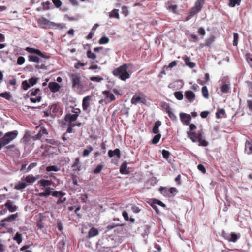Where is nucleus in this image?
I'll return each mask as SVG.
<instances>
[{
	"label": "nucleus",
	"instance_id": "49530a36",
	"mask_svg": "<svg viewBox=\"0 0 252 252\" xmlns=\"http://www.w3.org/2000/svg\"><path fill=\"white\" fill-rule=\"evenodd\" d=\"M238 239V238L236 234H235L234 233H231V237L228 239V241L229 242H236L237 241Z\"/></svg>",
	"mask_w": 252,
	"mask_h": 252
},
{
	"label": "nucleus",
	"instance_id": "79ce46f5",
	"mask_svg": "<svg viewBox=\"0 0 252 252\" xmlns=\"http://www.w3.org/2000/svg\"><path fill=\"white\" fill-rule=\"evenodd\" d=\"M191 132H190V131H188L187 132L188 137L193 142H194V143L197 142V138H196V135H193L192 134Z\"/></svg>",
	"mask_w": 252,
	"mask_h": 252
},
{
	"label": "nucleus",
	"instance_id": "4be33fe9",
	"mask_svg": "<svg viewBox=\"0 0 252 252\" xmlns=\"http://www.w3.org/2000/svg\"><path fill=\"white\" fill-rule=\"evenodd\" d=\"M76 167L77 169L73 168V171H76V170L78 171H80L81 170L80 160L78 158H76L75 159V161L73 162V164L72 165V168H75Z\"/></svg>",
	"mask_w": 252,
	"mask_h": 252
},
{
	"label": "nucleus",
	"instance_id": "bb28decb",
	"mask_svg": "<svg viewBox=\"0 0 252 252\" xmlns=\"http://www.w3.org/2000/svg\"><path fill=\"white\" fill-rule=\"evenodd\" d=\"M120 172L122 174H128L129 171L127 169V165L126 163H123L120 167Z\"/></svg>",
	"mask_w": 252,
	"mask_h": 252
},
{
	"label": "nucleus",
	"instance_id": "4c0bfd02",
	"mask_svg": "<svg viewBox=\"0 0 252 252\" xmlns=\"http://www.w3.org/2000/svg\"><path fill=\"white\" fill-rule=\"evenodd\" d=\"M230 87L228 84H223L221 87V90L223 93H227L229 92Z\"/></svg>",
	"mask_w": 252,
	"mask_h": 252
},
{
	"label": "nucleus",
	"instance_id": "2eb2a0df",
	"mask_svg": "<svg viewBox=\"0 0 252 252\" xmlns=\"http://www.w3.org/2000/svg\"><path fill=\"white\" fill-rule=\"evenodd\" d=\"M48 87L53 93L58 92L61 88L60 85L57 82H51L49 83Z\"/></svg>",
	"mask_w": 252,
	"mask_h": 252
},
{
	"label": "nucleus",
	"instance_id": "ddd939ff",
	"mask_svg": "<svg viewBox=\"0 0 252 252\" xmlns=\"http://www.w3.org/2000/svg\"><path fill=\"white\" fill-rule=\"evenodd\" d=\"M60 110V106L58 104H53L50 107L49 110L46 112V114H50L52 116L55 115Z\"/></svg>",
	"mask_w": 252,
	"mask_h": 252
},
{
	"label": "nucleus",
	"instance_id": "de8ad7c7",
	"mask_svg": "<svg viewBox=\"0 0 252 252\" xmlns=\"http://www.w3.org/2000/svg\"><path fill=\"white\" fill-rule=\"evenodd\" d=\"M225 114V111L224 109H220L217 110L216 113V117L217 119H219L220 117L219 116L220 114L224 115Z\"/></svg>",
	"mask_w": 252,
	"mask_h": 252
},
{
	"label": "nucleus",
	"instance_id": "6ab92c4d",
	"mask_svg": "<svg viewBox=\"0 0 252 252\" xmlns=\"http://www.w3.org/2000/svg\"><path fill=\"white\" fill-rule=\"evenodd\" d=\"M108 154L109 157H113L114 155H116L118 158H120L121 157L120 150L116 148L114 150H109L108 152Z\"/></svg>",
	"mask_w": 252,
	"mask_h": 252
},
{
	"label": "nucleus",
	"instance_id": "393cba45",
	"mask_svg": "<svg viewBox=\"0 0 252 252\" xmlns=\"http://www.w3.org/2000/svg\"><path fill=\"white\" fill-rule=\"evenodd\" d=\"M245 152L249 155L252 154V143L248 141L245 143Z\"/></svg>",
	"mask_w": 252,
	"mask_h": 252
},
{
	"label": "nucleus",
	"instance_id": "6e6552de",
	"mask_svg": "<svg viewBox=\"0 0 252 252\" xmlns=\"http://www.w3.org/2000/svg\"><path fill=\"white\" fill-rule=\"evenodd\" d=\"M20 143L24 145V148H28L31 151L32 148V143L31 141V137L29 134L26 133L20 140Z\"/></svg>",
	"mask_w": 252,
	"mask_h": 252
},
{
	"label": "nucleus",
	"instance_id": "052dcab7",
	"mask_svg": "<svg viewBox=\"0 0 252 252\" xmlns=\"http://www.w3.org/2000/svg\"><path fill=\"white\" fill-rule=\"evenodd\" d=\"M30 247V245H25L20 249V251L23 252H32L31 251L27 250Z\"/></svg>",
	"mask_w": 252,
	"mask_h": 252
},
{
	"label": "nucleus",
	"instance_id": "20e7f679",
	"mask_svg": "<svg viewBox=\"0 0 252 252\" xmlns=\"http://www.w3.org/2000/svg\"><path fill=\"white\" fill-rule=\"evenodd\" d=\"M205 0H197L190 12L186 18L185 21H187L191 19L194 15L198 13L203 7Z\"/></svg>",
	"mask_w": 252,
	"mask_h": 252
},
{
	"label": "nucleus",
	"instance_id": "1a4fd4ad",
	"mask_svg": "<svg viewBox=\"0 0 252 252\" xmlns=\"http://www.w3.org/2000/svg\"><path fill=\"white\" fill-rule=\"evenodd\" d=\"M131 103L133 105H136L138 103L145 104L146 103V99L144 97V94L140 92L138 94H134L131 100Z\"/></svg>",
	"mask_w": 252,
	"mask_h": 252
},
{
	"label": "nucleus",
	"instance_id": "9d476101",
	"mask_svg": "<svg viewBox=\"0 0 252 252\" xmlns=\"http://www.w3.org/2000/svg\"><path fill=\"white\" fill-rule=\"evenodd\" d=\"M91 99V96H87L83 98L82 100V109L84 111L87 113H90V110L88 108L90 107V101Z\"/></svg>",
	"mask_w": 252,
	"mask_h": 252
},
{
	"label": "nucleus",
	"instance_id": "7ed1b4c3",
	"mask_svg": "<svg viewBox=\"0 0 252 252\" xmlns=\"http://www.w3.org/2000/svg\"><path fill=\"white\" fill-rule=\"evenodd\" d=\"M42 91L39 88H33L28 91L27 95L30 97L31 101L35 103L39 102L42 99Z\"/></svg>",
	"mask_w": 252,
	"mask_h": 252
},
{
	"label": "nucleus",
	"instance_id": "6e6d98bb",
	"mask_svg": "<svg viewBox=\"0 0 252 252\" xmlns=\"http://www.w3.org/2000/svg\"><path fill=\"white\" fill-rule=\"evenodd\" d=\"M162 155L165 159H167L169 157L170 153L168 151L164 149L162 151Z\"/></svg>",
	"mask_w": 252,
	"mask_h": 252
},
{
	"label": "nucleus",
	"instance_id": "72a5a7b5",
	"mask_svg": "<svg viewBox=\"0 0 252 252\" xmlns=\"http://www.w3.org/2000/svg\"><path fill=\"white\" fill-rule=\"evenodd\" d=\"M185 62L186 65L189 66V67L192 68L195 66V64L194 63L190 61V58L189 57H187L185 59Z\"/></svg>",
	"mask_w": 252,
	"mask_h": 252
},
{
	"label": "nucleus",
	"instance_id": "680f3d73",
	"mask_svg": "<svg viewBox=\"0 0 252 252\" xmlns=\"http://www.w3.org/2000/svg\"><path fill=\"white\" fill-rule=\"evenodd\" d=\"M37 163L36 162H33L31 163L29 166L27 167L26 171L25 172H28L30 171L31 170H32L33 168L36 167L37 166Z\"/></svg>",
	"mask_w": 252,
	"mask_h": 252
},
{
	"label": "nucleus",
	"instance_id": "f3484780",
	"mask_svg": "<svg viewBox=\"0 0 252 252\" xmlns=\"http://www.w3.org/2000/svg\"><path fill=\"white\" fill-rule=\"evenodd\" d=\"M77 118L78 116L77 114H67L65 115V120L69 123H71L75 121Z\"/></svg>",
	"mask_w": 252,
	"mask_h": 252
},
{
	"label": "nucleus",
	"instance_id": "f257e3e1",
	"mask_svg": "<svg viewBox=\"0 0 252 252\" xmlns=\"http://www.w3.org/2000/svg\"><path fill=\"white\" fill-rule=\"evenodd\" d=\"M72 89L76 92L81 93L87 89V85L85 81H81V76L78 73H73L70 76Z\"/></svg>",
	"mask_w": 252,
	"mask_h": 252
},
{
	"label": "nucleus",
	"instance_id": "a878e982",
	"mask_svg": "<svg viewBox=\"0 0 252 252\" xmlns=\"http://www.w3.org/2000/svg\"><path fill=\"white\" fill-rule=\"evenodd\" d=\"M122 215L126 221H130L131 223H133L135 222V219L132 218H129L128 214L127 212L124 211Z\"/></svg>",
	"mask_w": 252,
	"mask_h": 252
},
{
	"label": "nucleus",
	"instance_id": "7c9ffc66",
	"mask_svg": "<svg viewBox=\"0 0 252 252\" xmlns=\"http://www.w3.org/2000/svg\"><path fill=\"white\" fill-rule=\"evenodd\" d=\"M241 1V0H229L228 5L231 7H234L236 5H239Z\"/></svg>",
	"mask_w": 252,
	"mask_h": 252
},
{
	"label": "nucleus",
	"instance_id": "bf43d9fd",
	"mask_svg": "<svg viewBox=\"0 0 252 252\" xmlns=\"http://www.w3.org/2000/svg\"><path fill=\"white\" fill-rule=\"evenodd\" d=\"M35 68L38 69L47 70L48 67L45 64L42 63L41 64H37L35 65Z\"/></svg>",
	"mask_w": 252,
	"mask_h": 252
},
{
	"label": "nucleus",
	"instance_id": "c03bdc74",
	"mask_svg": "<svg viewBox=\"0 0 252 252\" xmlns=\"http://www.w3.org/2000/svg\"><path fill=\"white\" fill-rule=\"evenodd\" d=\"M87 56L88 58L94 60L96 58V56L94 53H92L91 50H88L87 52Z\"/></svg>",
	"mask_w": 252,
	"mask_h": 252
},
{
	"label": "nucleus",
	"instance_id": "a211bd4d",
	"mask_svg": "<svg viewBox=\"0 0 252 252\" xmlns=\"http://www.w3.org/2000/svg\"><path fill=\"white\" fill-rule=\"evenodd\" d=\"M44 134H48L47 130L45 128L41 127L38 133L34 137V140L40 139Z\"/></svg>",
	"mask_w": 252,
	"mask_h": 252
},
{
	"label": "nucleus",
	"instance_id": "aec40b11",
	"mask_svg": "<svg viewBox=\"0 0 252 252\" xmlns=\"http://www.w3.org/2000/svg\"><path fill=\"white\" fill-rule=\"evenodd\" d=\"M165 110H166V112H167V113L169 117L172 121H175L177 120V117H176V116L174 114L173 112H172L171 111V108L169 106H167L166 107Z\"/></svg>",
	"mask_w": 252,
	"mask_h": 252
},
{
	"label": "nucleus",
	"instance_id": "cd10ccee",
	"mask_svg": "<svg viewBox=\"0 0 252 252\" xmlns=\"http://www.w3.org/2000/svg\"><path fill=\"white\" fill-rule=\"evenodd\" d=\"M26 50L31 54H35L36 55H38V54L40 53L41 54V51L37 49H35L33 48H31V47H27L26 48Z\"/></svg>",
	"mask_w": 252,
	"mask_h": 252
},
{
	"label": "nucleus",
	"instance_id": "5701e85b",
	"mask_svg": "<svg viewBox=\"0 0 252 252\" xmlns=\"http://www.w3.org/2000/svg\"><path fill=\"white\" fill-rule=\"evenodd\" d=\"M98 230L94 228V227H92L89 231L88 233V238H90L93 237H95L98 235Z\"/></svg>",
	"mask_w": 252,
	"mask_h": 252
},
{
	"label": "nucleus",
	"instance_id": "09e8293b",
	"mask_svg": "<svg viewBox=\"0 0 252 252\" xmlns=\"http://www.w3.org/2000/svg\"><path fill=\"white\" fill-rule=\"evenodd\" d=\"M103 167V166L101 164L97 165L96 167L94 169L93 173L95 174L99 173L102 169Z\"/></svg>",
	"mask_w": 252,
	"mask_h": 252
},
{
	"label": "nucleus",
	"instance_id": "603ef678",
	"mask_svg": "<svg viewBox=\"0 0 252 252\" xmlns=\"http://www.w3.org/2000/svg\"><path fill=\"white\" fill-rule=\"evenodd\" d=\"M90 80L92 81L100 82L103 80V78L100 76H93L90 78Z\"/></svg>",
	"mask_w": 252,
	"mask_h": 252
},
{
	"label": "nucleus",
	"instance_id": "473e14b6",
	"mask_svg": "<svg viewBox=\"0 0 252 252\" xmlns=\"http://www.w3.org/2000/svg\"><path fill=\"white\" fill-rule=\"evenodd\" d=\"M150 227L148 225H146L144 227L143 232L141 234L143 238H145L148 236L150 233Z\"/></svg>",
	"mask_w": 252,
	"mask_h": 252
},
{
	"label": "nucleus",
	"instance_id": "c85d7f7f",
	"mask_svg": "<svg viewBox=\"0 0 252 252\" xmlns=\"http://www.w3.org/2000/svg\"><path fill=\"white\" fill-rule=\"evenodd\" d=\"M28 59L30 61L33 62L37 63H40V59L36 56L29 55L28 56Z\"/></svg>",
	"mask_w": 252,
	"mask_h": 252
},
{
	"label": "nucleus",
	"instance_id": "ea45409f",
	"mask_svg": "<svg viewBox=\"0 0 252 252\" xmlns=\"http://www.w3.org/2000/svg\"><path fill=\"white\" fill-rule=\"evenodd\" d=\"M109 41V38L105 36H104L99 39L98 42L100 44H105L108 43Z\"/></svg>",
	"mask_w": 252,
	"mask_h": 252
},
{
	"label": "nucleus",
	"instance_id": "0e129e2a",
	"mask_svg": "<svg viewBox=\"0 0 252 252\" xmlns=\"http://www.w3.org/2000/svg\"><path fill=\"white\" fill-rule=\"evenodd\" d=\"M25 62V58L22 56H20L17 60V64L22 65Z\"/></svg>",
	"mask_w": 252,
	"mask_h": 252
},
{
	"label": "nucleus",
	"instance_id": "2f4dec72",
	"mask_svg": "<svg viewBox=\"0 0 252 252\" xmlns=\"http://www.w3.org/2000/svg\"><path fill=\"white\" fill-rule=\"evenodd\" d=\"M60 170V168L58 167L57 166L55 165H51L46 167V170L47 172H50V171H55L57 172Z\"/></svg>",
	"mask_w": 252,
	"mask_h": 252
},
{
	"label": "nucleus",
	"instance_id": "c756f323",
	"mask_svg": "<svg viewBox=\"0 0 252 252\" xmlns=\"http://www.w3.org/2000/svg\"><path fill=\"white\" fill-rule=\"evenodd\" d=\"M103 94L106 95L107 98H110V101H114L116 99L115 95L113 94H110L108 91H103Z\"/></svg>",
	"mask_w": 252,
	"mask_h": 252
},
{
	"label": "nucleus",
	"instance_id": "dca6fc26",
	"mask_svg": "<svg viewBox=\"0 0 252 252\" xmlns=\"http://www.w3.org/2000/svg\"><path fill=\"white\" fill-rule=\"evenodd\" d=\"M39 178V175H36L35 176L29 175L26 176L23 180L29 184H32L35 182V181L37 180Z\"/></svg>",
	"mask_w": 252,
	"mask_h": 252
},
{
	"label": "nucleus",
	"instance_id": "f8f14e48",
	"mask_svg": "<svg viewBox=\"0 0 252 252\" xmlns=\"http://www.w3.org/2000/svg\"><path fill=\"white\" fill-rule=\"evenodd\" d=\"M42 190H43L44 191L42 192H40L38 194V196L40 197H45L48 198L50 194H52L51 191L54 189L53 188H51L50 187H46L45 189L42 188Z\"/></svg>",
	"mask_w": 252,
	"mask_h": 252
},
{
	"label": "nucleus",
	"instance_id": "a19ab883",
	"mask_svg": "<svg viewBox=\"0 0 252 252\" xmlns=\"http://www.w3.org/2000/svg\"><path fill=\"white\" fill-rule=\"evenodd\" d=\"M0 96L4 98L7 100H10L11 97L10 93L7 92L0 93Z\"/></svg>",
	"mask_w": 252,
	"mask_h": 252
},
{
	"label": "nucleus",
	"instance_id": "c9c22d12",
	"mask_svg": "<svg viewBox=\"0 0 252 252\" xmlns=\"http://www.w3.org/2000/svg\"><path fill=\"white\" fill-rule=\"evenodd\" d=\"M110 17H115L118 19H119L120 16L118 13V10L114 9L111 12L109 13Z\"/></svg>",
	"mask_w": 252,
	"mask_h": 252
},
{
	"label": "nucleus",
	"instance_id": "69168bd1",
	"mask_svg": "<svg viewBox=\"0 0 252 252\" xmlns=\"http://www.w3.org/2000/svg\"><path fill=\"white\" fill-rule=\"evenodd\" d=\"M42 23L44 24L50 26L53 24V23L47 20V19L45 18H42L41 19Z\"/></svg>",
	"mask_w": 252,
	"mask_h": 252
},
{
	"label": "nucleus",
	"instance_id": "37998d69",
	"mask_svg": "<svg viewBox=\"0 0 252 252\" xmlns=\"http://www.w3.org/2000/svg\"><path fill=\"white\" fill-rule=\"evenodd\" d=\"M199 142V146L206 147L208 145V143L204 138H200L197 141Z\"/></svg>",
	"mask_w": 252,
	"mask_h": 252
},
{
	"label": "nucleus",
	"instance_id": "423d86ee",
	"mask_svg": "<svg viewBox=\"0 0 252 252\" xmlns=\"http://www.w3.org/2000/svg\"><path fill=\"white\" fill-rule=\"evenodd\" d=\"M16 219V214H12L7 218L2 219L0 220V225L3 227L7 228L8 232L12 231V229L8 228V227L11 224H14V220Z\"/></svg>",
	"mask_w": 252,
	"mask_h": 252
},
{
	"label": "nucleus",
	"instance_id": "b1692460",
	"mask_svg": "<svg viewBox=\"0 0 252 252\" xmlns=\"http://www.w3.org/2000/svg\"><path fill=\"white\" fill-rule=\"evenodd\" d=\"M38 184L40 186L46 188L48 187V186L51 185L52 181L49 180L42 179L38 181Z\"/></svg>",
	"mask_w": 252,
	"mask_h": 252
},
{
	"label": "nucleus",
	"instance_id": "e2e57ef3",
	"mask_svg": "<svg viewBox=\"0 0 252 252\" xmlns=\"http://www.w3.org/2000/svg\"><path fill=\"white\" fill-rule=\"evenodd\" d=\"M131 209L134 213H138L140 212V211H141V209L135 205H132Z\"/></svg>",
	"mask_w": 252,
	"mask_h": 252
},
{
	"label": "nucleus",
	"instance_id": "58836bf2",
	"mask_svg": "<svg viewBox=\"0 0 252 252\" xmlns=\"http://www.w3.org/2000/svg\"><path fill=\"white\" fill-rule=\"evenodd\" d=\"M161 136V135L160 133H157L153 138L152 143L154 144H157L159 142Z\"/></svg>",
	"mask_w": 252,
	"mask_h": 252
},
{
	"label": "nucleus",
	"instance_id": "5fc2aeb1",
	"mask_svg": "<svg viewBox=\"0 0 252 252\" xmlns=\"http://www.w3.org/2000/svg\"><path fill=\"white\" fill-rule=\"evenodd\" d=\"M38 79L36 77L31 78L29 80V83H30L31 86H33L34 85L36 84V83L37 82Z\"/></svg>",
	"mask_w": 252,
	"mask_h": 252
},
{
	"label": "nucleus",
	"instance_id": "3c124183",
	"mask_svg": "<svg viewBox=\"0 0 252 252\" xmlns=\"http://www.w3.org/2000/svg\"><path fill=\"white\" fill-rule=\"evenodd\" d=\"M59 247L61 250H63L64 249L65 245V241L64 240L63 238L59 242Z\"/></svg>",
	"mask_w": 252,
	"mask_h": 252
},
{
	"label": "nucleus",
	"instance_id": "338daca9",
	"mask_svg": "<svg viewBox=\"0 0 252 252\" xmlns=\"http://www.w3.org/2000/svg\"><path fill=\"white\" fill-rule=\"evenodd\" d=\"M57 8H59L62 5V2L60 0H51Z\"/></svg>",
	"mask_w": 252,
	"mask_h": 252
},
{
	"label": "nucleus",
	"instance_id": "4468645a",
	"mask_svg": "<svg viewBox=\"0 0 252 252\" xmlns=\"http://www.w3.org/2000/svg\"><path fill=\"white\" fill-rule=\"evenodd\" d=\"M185 97L189 102H193L195 99V94L190 90L187 91L185 92Z\"/></svg>",
	"mask_w": 252,
	"mask_h": 252
},
{
	"label": "nucleus",
	"instance_id": "9b49d317",
	"mask_svg": "<svg viewBox=\"0 0 252 252\" xmlns=\"http://www.w3.org/2000/svg\"><path fill=\"white\" fill-rule=\"evenodd\" d=\"M179 115L181 121L184 124L187 126L189 125L190 122L191 120V116L190 114L185 113H180Z\"/></svg>",
	"mask_w": 252,
	"mask_h": 252
},
{
	"label": "nucleus",
	"instance_id": "4d7b16f0",
	"mask_svg": "<svg viewBox=\"0 0 252 252\" xmlns=\"http://www.w3.org/2000/svg\"><path fill=\"white\" fill-rule=\"evenodd\" d=\"M238 34L236 33H233V45L234 46H237L238 45Z\"/></svg>",
	"mask_w": 252,
	"mask_h": 252
},
{
	"label": "nucleus",
	"instance_id": "0eeeda50",
	"mask_svg": "<svg viewBox=\"0 0 252 252\" xmlns=\"http://www.w3.org/2000/svg\"><path fill=\"white\" fill-rule=\"evenodd\" d=\"M52 195L53 197L58 198L56 201L57 205L63 203L66 201V198L64 197L66 195V193L64 192L55 191L52 192Z\"/></svg>",
	"mask_w": 252,
	"mask_h": 252
},
{
	"label": "nucleus",
	"instance_id": "f03ea898",
	"mask_svg": "<svg viewBox=\"0 0 252 252\" xmlns=\"http://www.w3.org/2000/svg\"><path fill=\"white\" fill-rule=\"evenodd\" d=\"M128 66L127 64H123L114 69L112 73L115 76L119 78L121 80L125 81L130 77V74L128 72Z\"/></svg>",
	"mask_w": 252,
	"mask_h": 252
},
{
	"label": "nucleus",
	"instance_id": "e433bc0d",
	"mask_svg": "<svg viewBox=\"0 0 252 252\" xmlns=\"http://www.w3.org/2000/svg\"><path fill=\"white\" fill-rule=\"evenodd\" d=\"M174 94L176 98L179 100H181L183 99V94L182 91L175 92Z\"/></svg>",
	"mask_w": 252,
	"mask_h": 252
},
{
	"label": "nucleus",
	"instance_id": "39448f33",
	"mask_svg": "<svg viewBox=\"0 0 252 252\" xmlns=\"http://www.w3.org/2000/svg\"><path fill=\"white\" fill-rule=\"evenodd\" d=\"M16 137V131L6 133L0 139V150L2 147L9 143Z\"/></svg>",
	"mask_w": 252,
	"mask_h": 252
},
{
	"label": "nucleus",
	"instance_id": "412c9836",
	"mask_svg": "<svg viewBox=\"0 0 252 252\" xmlns=\"http://www.w3.org/2000/svg\"><path fill=\"white\" fill-rule=\"evenodd\" d=\"M161 125V122L160 121H157L152 129V132L154 134L159 133V127Z\"/></svg>",
	"mask_w": 252,
	"mask_h": 252
},
{
	"label": "nucleus",
	"instance_id": "8fccbe9b",
	"mask_svg": "<svg viewBox=\"0 0 252 252\" xmlns=\"http://www.w3.org/2000/svg\"><path fill=\"white\" fill-rule=\"evenodd\" d=\"M31 86L30 83L29 82H27V80L24 81L22 82V87L23 89L25 90H27L29 88H30Z\"/></svg>",
	"mask_w": 252,
	"mask_h": 252
},
{
	"label": "nucleus",
	"instance_id": "864d4df0",
	"mask_svg": "<svg viewBox=\"0 0 252 252\" xmlns=\"http://www.w3.org/2000/svg\"><path fill=\"white\" fill-rule=\"evenodd\" d=\"M246 60L250 67L252 68V55L250 54H247L246 56Z\"/></svg>",
	"mask_w": 252,
	"mask_h": 252
},
{
	"label": "nucleus",
	"instance_id": "13d9d810",
	"mask_svg": "<svg viewBox=\"0 0 252 252\" xmlns=\"http://www.w3.org/2000/svg\"><path fill=\"white\" fill-rule=\"evenodd\" d=\"M51 4V3L47 1L46 2H42L41 3V5L42 6L43 10H48L49 9V5Z\"/></svg>",
	"mask_w": 252,
	"mask_h": 252
},
{
	"label": "nucleus",
	"instance_id": "774afa93",
	"mask_svg": "<svg viewBox=\"0 0 252 252\" xmlns=\"http://www.w3.org/2000/svg\"><path fill=\"white\" fill-rule=\"evenodd\" d=\"M177 64V61H173L172 62H171L168 65V66H167L166 67V69H168L169 68H173V67L176 66Z\"/></svg>",
	"mask_w": 252,
	"mask_h": 252
},
{
	"label": "nucleus",
	"instance_id": "a18cd8bd",
	"mask_svg": "<svg viewBox=\"0 0 252 252\" xmlns=\"http://www.w3.org/2000/svg\"><path fill=\"white\" fill-rule=\"evenodd\" d=\"M27 186V184L24 182H19L17 184V190H21L25 189Z\"/></svg>",
	"mask_w": 252,
	"mask_h": 252
},
{
	"label": "nucleus",
	"instance_id": "f704fd0d",
	"mask_svg": "<svg viewBox=\"0 0 252 252\" xmlns=\"http://www.w3.org/2000/svg\"><path fill=\"white\" fill-rule=\"evenodd\" d=\"M201 91L203 96L206 99H208L209 97V94L207 87L205 86H203L202 88Z\"/></svg>",
	"mask_w": 252,
	"mask_h": 252
}]
</instances>
